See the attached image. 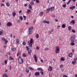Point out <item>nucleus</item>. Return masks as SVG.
Returning a JSON list of instances; mask_svg holds the SVG:
<instances>
[{
    "instance_id": "1",
    "label": "nucleus",
    "mask_w": 77,
    "mask_h": 77,
    "mask_svg": "<svg viewBox=\"0 0 77 77\" xmlns=\"http://www.w3.org/2000/svg\"><path fill=\"white\" fill-rule=\"evenodd\" d=\"M33 38H31L30 41H28V44L29 45V47H32V44H33Z\"/></svg>"
},
{
    "instance_id": "2",
    "label": "nucleus",
    "mask_w": 77,
    "mask_h": 77,
    "mask_svg": "<svg viewBox=\"0 0 77 77\" xmlns=\"http://www.w3.org/2000/svg\"><path fill=\"white\" fill-rule=\"evenodd\" d=\"M70 41L72 42H75L76 41L75 38L74 36H72L70 38Z\"/></svg>"
},
{
    "instance_id": "3",
    "label": "nucleus",
    "mask_w": 77,
    "mask_h": 77,
    "mask_svg": "<svg viewBox=\"0 0 77 77\" xmlns=\"http://www.w3.org/2000/svg\"><path fill=\"white\" fill-rule=\"evenodd\" d=\"M18 61L19 63H20V64H22L24 62V61L23 60V59L21 57L19 56V57L18 58Z\"/></svg>"
},
{
    "instance_id": "4",
    "label": "nucleus",
    "mask_w": 77,
    "mask_h": 77,
    "mask_svg": "<svg viewBox=\"0 0 77 77\" xmlns=\"http://www.w3.org/2000/svg\"><path fill=\"white\" fill-rule=\"evenodd\" d=\"M55 51L56 54H58V53H59V51H60L59 47L58 46H56Z\"/></svg>"
},
{
    "instance_id": "5",
    "label": "nucleus",
    "mask_w": 77,
    "mask_h": 77,
    "mask_svg": "<svg viewBox=\"0 0 77 77\" xmlns=\"http://www.w3.org/2000/svg\"><path fill=\"white\" fill-rule=\"evenodd\" d=\"M26 49L28 51V54L30 56L31 55V53L32 52V51H31V49L30 50V48H29V47L26 46Z\"/></svg>"
},
{
    "instance_id": "6",
    "label": "nucleus",
    "mask_w": 77,
    "mask_h": 77,
    "mask_svg": "<svg viewBox=\"0 0 77 77\" xmlns=\"http://www.w3.org/2000/svg\"><path fill=\"white\" fill-rule=\"evenodd\" d=\"M77 58H75L74 60L72 61V63L73 65H75L76 63V62H77Z\"/></svg>"
},
{
    "instance_id": "7",
    "label": "nucleus",
    "mask_w": 77,
    "mask_h": 77,
    "mask_svg": "<svg viewBox=\"0 0 77 77\" xmlns=\"http://www.w3.org/2000/svg\"><path fill=\"white\" fill-rule=\"evenodd\" d=\"M7 26H8V27H10L11 26H12V23H11V22H8L6 25Z\"/></svg>"
},
{
    "instance_id": "8",
    "label": "nucleus",
    "mask_w": 77,
    "mask_h": 77,
    "mask_svg": "<svg viewBox=\"0 0 77 77\" xmlns=\"http://www.w3.org/2000/svg\"><path fill=\"white\" fill-rule=\"evenodd\" d=\"M33 58L35 59V61L36 63H37V61L38 60V59H37V57H36V54H34L33 55Z\"/></svg>"
},
{
    "instance_id": "9",
    "label": "nucleus",
    "mask_w": 77,
    "mask_h": 77,
    "mask_svg": "<svg viewBox=\"0 0 77 77\" xmlns=\"http://www.w3.org/2000/svg\"><path fill=\"white\" fill-rule=\"evenodd\" d=\"M48 70L49 71H51L53 70V67L51 66H49L48 69Z\"/></svg>"
},
{
    "instance_id": "10",
    "label": "nucleus",
    "mask_w": 77,
    "mask_h": 77,
    "mask_svg": "<svg viewBox=\"0 0 77 77\" xmlns=\"http://www.w3.org/2000/svg\"><path fill=\"white\" fill-rule=\"evenodd\" d=\"M75 6H72V7H70L69 8V9H71V10H73L74 9H75Z\"/></svg>"
},
{
    "instance_id": "11",
    "label": "nucleus",
    "mask_w": 77,
    "mask_h": 77,
    "mask_svg": "<svg viewBox=\"0 0 77 77\" xmlns=\"http://www.w3.org/2000/svg\"><path fill=\"white\" fill-rule=\"evenodd\" d=\"M34 74L35 75H36V76H38V75H39V72H36Z\"/></svg>"
},
{
    "instance_id": "12",
    "label": "nucleus",
    "mask_w": 77,
    "mask_h": 77,
    "mask_svg": "<svg viewBox=\"0 0 77 77\" xmlns=\"http://www.w3.org/2000/svg\"><path fill=\"white\" fill-rule=\"evenodd\" d=\"M69 56L70 57H72V53H70L69 54Z\"/></svg>"
},
{
    "instance_id": "13",
    "label": "nucleus",
    "mask_w": 77,
    "mask_h": 77,
    "mask_svg": "<svg viewBox=\"0 0 77 77\" xmlns=\"http://www.w3.org/2000/svg\"><path fill=\"white\" fill-rule=\"evenodd\" d=\"M43 23H47V24H49V23H50V21H47L46 20H44L43 21Z\"/></svg>"
},
{
    "instance_id": "14",
    "label": "nucleus",
    "mask_w": 77,
    "mask_h": 77,
    "mask_svg": "<svg viewBox=\"0 0 77 77\" xmlns=\"http://www.w3.org/2000/svg\"><path fill=\"white\" fill-rule=\"evenodd\" d=\"M28 33L29 35H31V34L32 33V31L28 30Z\"/></svg>"
},
{
    "instance_id": "15",
    "label": "nucleus",
    "mask_w": 77,
    "mask_h": 77,
    "mask_svg": "<svg viewBox=\"0 0 77 77\" xmlns=\"http://www.w3.org/2000/svg\"><path fill=\"white\" fill-rule=\"evenodd\" d=\"M29 7L30 9H31V10H33V9H32V6L31 5L29 4Z\"/></svg>"
},
{
    "instance_id": "16",
    "label": "nucleus",
    "mask_w": 77,
    "mask_h": 77,
    "mask_svg": "<svg viewBox=\"0 0 77 77\" xmlns=\"http://www.w3.org/2000/svg\"><path fill=\"white\" fill-rule=\"evenodd\" d=\"M43 12H40L39 13V15L40 17H42L43 16Z\"/></svg>"
},
{
    "instance_id": "17",
    "label": "nucleus",
    "mask_w": 77,
    "mask_h": 77,
    "mask_svg": "<svg viewBox=\"0 0 77 77\" xmlns=\"http://www.w3.org/2000/svg\"><path fill=\"white\" fill-rule=\"evenodd\" d=\"M37 70L38 71H44V70L43 69H42V68H38L37 69Z\"/></svg>"
},
{
    "instance_id": "18",
    "label": "nucleus",
    "mask_w": 77,
    "mask_h": 77,
    "mask_svg": "<svg viewBox=\"0 0 77 77\" xmlns=\"http://www.w3.org/2000/svg\"><path fill=\"white\" fill-rule=\"evenodd\" d=\"M19 43V39H16V44H18Z\"/></svg>"
},
{
    "instance_id": "19",
    "label": "nucleus",
    "mask_w": 77,
    "mask_h": 77,
    "mask_svg": "<svg viewBox=\"0 0 77 77\" xmlns=\"http://www.w3.org/2000/svg\"><path fill=\"white\" fill-rule=\"evenodd\" d=\"M3 77H8V75H7V74L4 73L3 74Z\"/></svg>"
},
{
    "instance_id": "20",
    "label": "nucleus",
    "mask_w": 77,
    "mask_h": 77,
    "mask_svg": "<svg viewBox=\"0 0 77 77\" xmlns=\"http://www.w3.org/2000/svg\"><path fill=\"white\" fill-rule=\"evenodd\" d=\"M50 11V8H48V9L46 10V13H48Z\"/></svg>"
},
{
    "instance_id": "21",
    "label": "nucleus",
    "mask_w": 77,
    "mask_h": 77,
    "mask_svg": "<svg viewBox=\"0 0 77 77\" xmlns=\"http://www.w3.org/2000/svg\"><path fill=\"white\" fill-rule=\"evenodd\" d=\"M27 11H26V13H27V14H29L30 13V12H31V10H29V9H27Z\"/></svg>"
},
{
    "instance_id": "22",
    "label": "nucleus",
    "mask_w": 77,
    "mask_h": 77,
    "mask_svg": "<svg viewBox=\"0 0 77 77\" xmlns=\"http://www.w3.org/2000/svg\"><path fill=\"white\" fill-rule=\"evenodd\" d=\"M33 29V27L31 26L28 29V30H31Z\"/></svg>"
},
{
    "instance_id": "23",
    "label": "nucleus",
    "mask_w": 77,
    "mask_h": 77,
    "mask_svg": "<svg viewBox=\"0 0 77 77\" xmlns=\"http://www.w3.org/2000/svg\"><path fill=\"white\" fill-rule=\"evenodd\" d=\"M12 15L14 17H15V15H16V13H15V12H13L12 13Z\"/></svg>"
},
{
    "instance_id": "24",
    "label": "nucleus",
    "mask_w": 77,
    "mask_h": 77,
    "mask_svg": "<svg viewBox=\"0 0 77 77\" xmlns=\"http://www.w3.org/2000/svg\"><path fill=\"white\" fill-rule=\"evenodd\" d=\"M16 48H11V50L12 51H14L16 50Z\"/></svg>"
},
{
    "instance_id": "25",
    "label": "nucleus",
    "mask_w": 77,
    "mask_h": 77,
    "mask_svg": "<svg viewBox=\"0 0 77 77\" xmlns=\"http://www.w3.org/2000/svg\"><path fill=\"white\" fill-rule=\"evenodd\" d=\"M51 11H52L54 9V7H52L50 8Z\"/></svg>"
},
{
    "instance_id": "26",
    "label": "nucleus",
    "mask_w": 77,
    "mask_h": 77,
    "mask_svg": "<svg viewBox=\"0 0 77 77\" xmlns=\"http://www.w3.org/2000/svg\"><path fill=\"white\" fill-rule=\"evenodd\" d=\"M29 69H30V71H33V70H34L33 68L31 67H29Z\"/></svg>"
},
{
    "instance_id": "27",
    "label": "nucleus",
    "mask_w": 77,
    "mask_h": 77,
    "mask_svg": "<svg viewBox=\"0 0 77 77\" xmlns=\"http://www.w3.org/2000/svg\"><path fill=\"white\" fill-rule=\"evenodd\" d=\"M4 41H5V44H7L8 42V40L6 39H5Z\"/></svg>"
},
{
    "instance_id": "28",
    "label": "nucleus",
    "mask_w": 77,
    "mask_h": 77,
    "mask_svg": "<svg viewBox=\"0 0 77 77\" xmlns=\"http://www.w3.org/2000/svg\"><path fill=\"white\" fill-rule=\"evenodd\" d=\"M14 59L11 56H10L9 57V60H14Z\"/></svg>"
},
{
    "instance_id": "29",
    "label": "nucleus",
    "mask_w": 77,
    "mask_h": 77,
    "mask_svg": "<svg viewBox=\"0 0 77 77\" xmlns=\"http://www.w3.org/2000/svg\"><path fill=\"white\" fill-rule=\"evenodd\" d=\"M6 5L7 6H8V7H9L10 6V4H9V3L8 2H7L6 3Z\"/></svg>"
},
{
    "instance_id": "30",
    "label": "nucleus",
    "mask_w": 77,
    "mask_h": 77,
    "mask_svg": "<svg viewBox=\"0 0 77 77\" xmlns=\"http://www.w3.org/2000/svg\"><path fill=\"white\" fill-rule=\"evenodd\" d=\"M70 45H72V46H74L75 45V44L74 42H72L70 43Z\"/></svg>"
},
{
    "instance_id": "31",
    "label": "nucleus",
    "mask_w": 77,
    "mask_h": 77,
    "mask_svg": "<svg viewBox=\"0 0 77 77\" xmlns=\"http://www.w3.org/2000/svg\"><path fill=\"white\" fill-rule=\"evenodd\" d=\"M70 23H72L73 24H75V21H74V20H72L70 22Z\"/></svg>"
},
{
    "instance_id": "32",
    "label": "nucleus",
    "mask_w": 77,
    "mask_h": 77,
    "mask_svg": "<svg viewBox=\"0 0 77 77\" xmlns=\"http://www.w3.org/2000/svg\"><path fill=\"white\" fill-rule=\"evenodd\" d=\"M60 60L62 61H64V60H65V58H63V57H61Z\"/></svg>"
},
{
    "instance_id": "33",
    "label": "nucleus",
    "mask_w": 77,
    "mask_h": 77,
    "mask_svg": "<svg viewBox=\"0 0 77 77\" xmlns=\"http://www.w3.org/2000/svg\"><path fill=\"white\" fill-rule=\"evenodd\" d=\"M62 27L63 28H65V27H66V25L64 24H63L62 25Z\"/></svg>"
},
{
    "instance_id": "34",
    "label": "nucleus",
    "mask_w": 77,
    "mask_h": 77,
    "mask_svg": "<svg viewBox=\"0 0 77 77\" xmlns=\"http://www.w3.org/2000/svg\"><path fill=\"white\" fill-rule=\"evenodd\" d=\"M68 29L69 30V31L71 30V26H69L68 27Z\"/></svg>"
},
{
    "instance_id": "35",
    "label": "nucleus",
    "mask_w": 77,
    "mask_h": 77,
    "mask_svg": "<svg viewBox=\"0 0 77 77\" xmlns=\"http://www.w3.org/2000/svg\"><path fill=\"white\" fill-rule=\"evenodd\" d=\"M20 52H18L17 53V57H18L20 55Z\"/></svg>"
},
{
    "instance_id": "36",
    "label": "nucleus",
    "mask_w": 77,
    "mask_h": 77,
    "mask_svg": "<svg viewBox=\"0 0 77 77\" xmlns=\"http://www.w3.org/2000/svg\"><path fill=\"white\" fill-rule=\"evenodd\" d=\"M30 4L31 5V6H33V5H34V3L32 2H31L30 3Z\"/></svg>"
},
{
    "instance_id": "37",
    "label": "nucleus",
    "mask_w": 77,
    "mask_h": 77,
    "mask_svg": "<svg viewBox=\"0 0 77 77\" xmlns=\"http://www.w3.org/2000/svg\"><path fill=\"white\" fill-rule=\"evenodd\" d=\"M19 18L20 20H21V21H22V20H23V17H22V16H20L19 17Z\"/></svg>"
},
{
    "instance_id": "38",
    "label": "nucleus",
    "mask_w": 77,
    "mask_h": 77,
    "mask_svg": "<svg viewBox=\"0 0 77 77\" xmlns=\"http://www.w3.org/2000/svg\"><path fill=\"white\" fill-rule=\"evenodd\" d=\"M1 39L2 40V41H4L6 39L4 37H2L1 38Z\"/></svg>"
},
{
    "instance_id": "39",
    "label": "nucleus",
    "mask_w": 77,
    "mask_h": 77,
    "mask_svg": "<svg viewBox=\"0 0 77 77\" xmlns=\"http://www.w3.org/2000/svg\"><path fill=\"white\" fill-rule=\"evenodd\" d=\"M23 17L24 19L25 20H26V16L23 15Z\"/></svg>"
},
{
    "instance_id": "40",
    "label": "nucleus",
    "mask_w": 77,
    "mask_h": 77,
    "mask_svg": "<svg viewBox=\"0 0 77 77\" xmlns=\"http://www.w3.org/2000/svg\"><path fill=\"white\" fill-rule=\"evenodd\" d=\"M23 56L25 57H26V54L25 53L23 54Z\"/></svg>"
},
{
    "instance_id": "41",
    "label": "nucleus",
    "mask_w": 77,
    "mask_h": 77,
    "mask_svg": "<svg viewBox=\"0 0 77 77\" xmlns=\"http://www.w3.org/2000/svg\"><path fill=\"white\" fill-rule=\"evenodd\" d=\"M36 37V38L38 39V38H39V34H37Z\"/></svg>"
},
{
    "instance_id": "42",
    "label": "nucleus",
    "mask_w": 77,
    "mask_h": 77,
    "mask_svg": "<svg viewBox=\"0 0 77 77\" xmlns=\"http://www.w3.org/2000/svg\"><path fill=\"white\" fill-rule=\"evenodd\" d=\"M4 62L5 63V65H6L8 63V61H7V60H5L4 61Z\"/></svg>"
},
{
    "instance_id": "43",
    "label": "nucleus",
    "mask_w": 77,
    "mask_h": 77,
    "mask_svg": "<svg viewBox=\"0 0 77 77\" xmlns=\"http://www.w3.org/2000/svg\"><path fill=\"white\" fill-rule=\"evenodd\" d=\"M72 0H69V1L67 3V5H68L69 3H70V2H71Z\"/></svg>"
},
{
    "instance_id": "44",
    "label": "nucleus",
    "mask_w": 77,
    "mask_h": 77,
    "mask_svg": "<svg viewBox=\"0 0 77 77\" xmlns=\"http://www.w3.org/2000/svg\"><path fill=\"white\" fill-rule=\"evenodd\" d=\"M72 33H75V32H76L75 31V30H73V29H72Z\"/></svg>"
},
{
    "instance_id": "45",
    "label": "nucleus",
    "mask_w": 77,
    "mask_h": 77,
    "mask_svg": "<svg viewBox=\"0 0 77 77\" xmlns=\"http://www.w3.org/2000/svg\"><path fill=\"white\" fill-rule=\"evenodd\" d=\"M23 45H26V42H23Z\"/></svg>"
},
{
    "instance_id": "46",
    "label": "nucleus",
    "mask_w": 77,
    "mask_h": 77,
    "mask_svg": "<svg viewBox=\"0 0 77 77\" xmlns=\"http://www.w3.org/2000/svg\"><path fill=\"white\" fill-rule=\"evenodd\" d=\"M3 35V32L0 31V35Z\"/></svg>"
},
{
    "instance_id": "47",
    "label": "nucleus",
    "mask_w": 77,
    "mask_h": 77,
    "mask_svg": "<svg viewBox=\"0 0 77 77\" xmlns=\"http://www.w3.org/2000/svg\"><path fill=\"white\" fill-rule=\"evenodd\" d=\"M41 74H42V75H44V72L42 71H41L40 72Z\"/></svg>"
},
{
    "instance_id": "48",
    "label": "nucleus",
    "mask_w": 77,
    "mask_h": 77,
    "mask_svg": "<svg viewBox=\"0 0 77 77\" xmlns=\"http://www.w3.org/2000/svg\"><path fill=\"white\" fill-rule=\"evenodd\" d=\"M63 65H60V68H62L63 67Z\"/></svg>"
},
{
    "instance_id": "49",
    "label": "nucleus",
    "mask_w": 77,
    "mask_h": 77,
    "mask_svg": "<svg viewBox=\"0 0 77 77\" xmlns=\"http://www.w3.org/2000/svg\"><path fill=\"white\" fill-rule=\"evenodd\" d=\"M36 49H37V50H39V47L38 46H37L36 48Z\"/></svg>"
},
{
    "instance_id": "50",
    "label": "nucleus",
    "mask_w": 77,
    "mask_h": 77,
    "mask_svg": "<svg viewBox=\"0 0 77 77\" xmlns=\"http://www.w3.org/2000/svg\"><path fill=\"white\" fill-rule=\"evenodd\" d=\"M26 72H29V70H28V69H26Z\"/></svg>"
},
{
    "instance_id": "51",
    "label": "nucleus",
    "mask_w": 77,
    "mask_h": 77,
    "mask_svg": "<svg viewBox=\"0 0 77 77\" xmlns=\"http://www.w3.org/2000/svg\"><path fill=\"white\" fill-rule=\"evenodd\" d=\"M63 8H66V5H63Z\"/></svg>"
},
{
    "instance_id": "52",
    "label": "nucleus",
    "mask_w": 77,
    "mask_h": 77,
    "mask_svg": "<svg viewBox=\"0 0 77 77\" xmlns=\"http://www.w3.org/2000/svg\"><path fill=\"white\" fill-rule=\"evenodd\" d=\"M45 50H49V49L48 48H46L45 49Z\"/></svg>"
},
{
    "instance_id": "53",
    "label": "nucleus",
    "mask_w": 77,
    "mask_h": 77,
    "mask_svg": "<svg viewBox=\"0 0 77 77\" xmlns=\"http://www.w3.org/2000/svg\"><path fill=\"white\" fill-rule=\"evenodd\" d=\"M36 3H39V1L38 0H36Z\"/></svg>"
},
{
    "instance_id": "54",
    "label": "nucleus",
    "mask_w": 77,
    "mask_h": 77,
    "mask_svg": "<svg viewBox=\"0 0 77 77\" xmlns=\"http://www.w3.org/2000/svg\"><path fill=\"white\" fill-rule=\"evenodd\" d=\"M5 6V5H4V4H2L1 5V7H2V6Z\"/></svg>"
},
{
    "instance_id": "55",
    "label": "nucleus",
    "mask_w": 77,
    "mask_h": 77,
    "mask_svg": "<svg viewBox=\"0 0 77 77\" xmlns=\"http://www.w3.org/2000/svg\"><path fill=\"white\" fill-rule=\"evenodd\" d=\"M63 77H67V76H66V75H64L63 76Z\"/></svg>"
},
{
    "instance_id": "56",
    "label": "nucleus",
    "mask_w": 77,
    "mask_h": 77,
    "mask_svg": "<svg viewBox=\"0 0 77 77\" xmlns=\"http://www.w3.org/2000/svg\"><path fill=\"white\" fill-rule=\"evenodd\" d=\"M7 54H9V55H11V54H10V53L9 52H7Z\"/></svg>"
},
{
    "instance_id": "57",
    "label": "nucleus",
    "mask_w": 77,
    "mask_h": 77,
    "mask_svg": "<svg viewBox=\"0 0 77 77\" xmlns=\"http://www.w3.org/2000/svg\"><path fill=\"white\" fill-rule=\"evenodd\" d=\"M27 6V4H24V6H25V7H26V6Z\"/></svg>"
},
{
    "instance_id": "58",
    "label": "nucleus",
    "mask_w": 77,
    "mask_h": 77,
    "mask_svg": "<svg viewBox=\"0 0 77 77\" xmlns=\"http://www.w3.org/2000/svg\"><path fill=\"white\" fill-rule=\"evenodd\" d=\"M18 22V23H20L21 22V21H20V20H17Z\"/></svg>"
},
{
    "instance_id": "59",
    "label": "nucleus",
    "mask_w": 77,
    "mask_h": 77,
    "mask_svg": "<svg viewBox=\"0 0 77 77\" xmlns=\"http://www.w3.org/2000/svg\"><path fill=\"white\" fill-rule=\"evenodd\" d=\"M12 69V67L11 66H10V70H11Z\"/></svg>"
},
{
    "instance_id": "60",
    "label": "nucleus",
    "mask_w": 77,
    "mask_h": 77,
    "mask_svg": "<svg viewBox=\"0 0 77 77\" xmlns=\"http://www.w3.org/2000/svg\"><path fill=\"white\" fill-rule=\"evenodd\" d=\"M77 0H72V2H75Z\"/></svg>"
},
{
    "instance_id": "61",
    "label": "nucleus",
    "mask_w": 77,
    "mask_h": 77,
    "mask_svg": "<svg viewBox=\"0 0 77 77\" xmlns=\"http://www.w3.org/2000/svg\"><path fill=\"white\" fill-rule=\"evenodd\" d=\"M55 20L57 22V21H58V20L57 19H55Z\"/></svg>"
},
{
    "instance_id": "62",
    "label": "nucleus",
    "mask_w": 77,
    "mask_h": 77,
    "mask_svg": "<svg viewBox=\"0 0 77 77\" xmlns=\"http://www.w3.org/2000/svg\"><path fill=\"white\" fill-rule=\"evenodd\" d=\"M72 52H74V50L72 49Z\"/></svg>"
},
{
    "instance_id": "63",
    "label": "nucleus",
    "mask_w": 77,
    "mask_h": 77,
    "mask_svg": "<svg viewBox=\"0 0 77 77\" xmlns=\"http://www.w3.org/2000/svg\"><path fill=\"white\" fill-rule=\"evenodd\" d=\"M2 65H5V63L3 62L2 63Z\"/></svg>"
},
{
    "instance_id": "64",
    "label": "nucleus",
    "mask_w": 77,
    "mask_h": 77,
    "mask_svg": "<svg viewBox=\"0 0 77 77\" xmlns=\"http://www.w3.org/2000/svg\"><path fill=\"white\" fill-rule=\"evenodd\" d=\"M75 77H77V74H75Z\"/></svg>"
}]
</instances>
